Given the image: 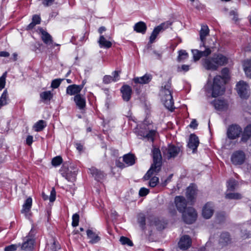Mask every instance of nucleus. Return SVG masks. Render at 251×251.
Segmentation results:
<instances>
[{
	"mask_svg": "<svg viewBox=\"0 0 251 251\" xmlns=\"http://www.w3.org/2000/svg\"><path fill=\"white\" fill-rule=\"evenodd\" d=\"M172 93L171 84L168 81L162 86L160 91V96L164 106L171 111L174 109V100Z\"/></svg>",
	"mask_w": 251,
	"mask_h": 251,
	"instance_id": "1",
	"label": "nucleus"
},
{
	"mask_svg": "<svg viewBox=\"0 0 251 251\" xmlns=\"http://www.w3.org/2000/svg\"><path fill=\"white\" fill-rule=\"evenodd\" d=\"M152 152L153 163L149 170L144 176V178L145 180L149 179L153 174L158 173L161 168L162 156L160 151L157 148H154Z\"/></svg>",
	"mask_w": 251,
	"mask_h": 251,
	"instance_id": "2",
	"label": "nucleus"
},
{
	"mask_svg": "<svg viewBox=\"0 0 251 251\" xmlns=\"http://www.w3.org/2000/svg\"><path fill=\"white\" fill-rule=\"evenodd\" d=\"M224 83V80L220 75H217L214 78L213 85L210 88L212 97H217L223 94L224 88L222 86Z\"/></svg>",
	"mask_w": 251,
	"mask_h": 251,
	"instance_id": "3",
	"label": "nucleus"
},
{
	"mask_svg": "<svg viewBox=\"0 0 251 251\" xmlns=\"http://www.w3.org/2000/svg\"><path fill=\"white\" fill-rule=\"evenodd\" d=\"M215 47V44H210L207 47H202L201 50H192L195 61L199 60L202 56H207L212 52V49Z\"/></svg>",
	"mask_w": 251,
	"mask_h": 251,
	"instance_id": "4",
	"label": "nucleus"
},
{
	"mask_svg": "<svg viewBox=\"0 0 251 251\" xmlns=\"http://www.w3.org/2000/svg\"><path fill=\"white\" fill-rule=\"evenodd\" d=\"M163 156L168 159L176 157L180 151L179 148L173 145H169L167 147L161 149Z\"/></svg>",
	"mask_w": 251,
	"mask_h": 251,
	"instance_id": "5",
	"label": "nucleus"
},
{
	"mask_svg": "<svg viewBox=\"0 0 251 251\" xmlns=\"http://www.w3.org/2000/svg\"><path fill=\"white\" fill-rule=\"evenodd\" d=\"M182 213L183 221L188 224H192L197 219V213L193 207H188Z\"/></svg>",
	"mask_w": 251,
	"mask_h": 251,
	"instance_id": "6",
	"label": "nucleus"
},
{
	"mask_svg": "<svg viewBox=\"0 0 251 251\" xmlns=\"http://www.w3.org/2000/svg\"><path fill=\"white\" fill-rule=\"evenodd\" d=\"M209 29L207 25H202L200 31V37L201 40L200 48L202 47H207L210 44H214L212 41L206 40V37L209 35Z\"/></svg>",
	"mask_w": 251,
	"mask_h": 251,
	"instance_id": "7",
	"label": "nucleus"
},
{
	"mask_svg": "<svg viewBox=\"0 0 251 251\" xmlns=\"http://www.w3.org/2000/svg\"><path fill=\"white\" fill-rule=\"evenodd\" d=\"M249 85L244 81H240L236 84V91L241 98H247L249 95Z\"/></svg>",
	"mask_w": 251,
	"mask_h": 251,
	"instance_id": "8",
	"label": "nucleus"
},
{
	"mask_svg": "<svg viewBox=\"0 0 251 251\" xmlns=\"http://www.w3.org/2000/svg\"><path fill=\"white\" fill-rule=\"evenodd\" d=\"M171 25V23L169 22V21L163 23L161 24L160 25H158L157 26L155 27L150 37V42L151 43H152L155 39H156V37L157 36L158 34L162 31H163L164 30L167 29L169 27V26Z\"/></svg>",
	"mask_w": 251,
	"mask_h": 251,
	"instance_id": "9",
	"label": "nucleus"
},
{
	"mask_svg": "<svg viewBox=\"0 0 251 251\" xmlns=\"http://www.w3.org/2000/svg\"><path fill=\"white\" fill-rule=\"evenodd\" d=\"M33 229H31L28 236L24 239V242L21 247L22 250L31 251L34 247V240L32 234Z\"/></svg>",
	"mask_w": 251,
	"mask_h": 251,
	"instance_id": "10",
	"label": "nucleus"
},
{
	"mask_svg": "<svg viewBox=\"0 0 251 251\" xmlns=\"http://www.w3.org/2000/svg\"><path fill=\"white\" fill-rule=\"evenodd\" d=\"M242 132V128L237 125L230 126L227 131V135L228 138L234 139L238 138Z\"/></svg>",
	"mask_w": 251,
	"mask_h": 251,
	"instance_id": "11",
	"label": "nucleus"
},
{
	"mask_svg": "<svg viewBox=\"0 0 251 251\" xmlns=\"http://www.w3.org/2000/svg\"><path fill=\"white\" fill-rule=\"evenodd\" d=\"M245 160V153L240 151L234 152L231 157V160L234 165H241L244 162Z\"/></svg>",
	"mask_w": 251,
	"mask_h": 251,
	"instance_id": "12",
	"label": "nucleus"
},
{
	"mask_svg": "<svg viewBox=\"0 0 251 251\" xmlns=\"http://www.w3.org/2000/svg\"><path fill=\"white\" fill-rule=\"evenodd\" d=\"M214 205L212 203L207 202L203 207L202 215L205 219H208L211 217L214 213Z\"/></svg>",
	"mask_w": 251,
	"mask_h": 251,
	"instance_id": "13",
	"label": "nucleus"
},
{
	"mask_svg": "<svg viewBox=\"0 0 251 251\" xmlns=\"http://www.w3.org/2000/svg\"><path fill=\"white\" fill-rule=\"evenodd\" d=\"M175 202L177 210L180 212H183L186 209L187 203L184 197L182 196L176 197Z\"/></svg>",
	"mask_w": 251,
	"mask_h": 251,
	"instance_id": "14",
	"label": "nucleus"
},
{
	"mask_svg": "<svg viewBox=\"0 0 251 251\" xmlns=\"http://www.w3.org/2000/svg\"><path fill=\"white\" fill-rule=\"evenodd\" d=\"M200 144L199 138L196 135H190L187 146L189 148L193 150V152H195Z\"/></svg>",
	"mask_w": 251,
	"mask_h": 251,
	"instance_id": "15",
	"label": "nucleus"
},
{
	"mask_svg": "<svg viewBox=\"0 0 251 251\" xmlns=\"http://www.w3.org/2000/svg\"><path fill=\"white\" fill-rule=\"evenodd\" d=\"M191 239L188 235H184L181 237L178 242V247L180 249L187 250L191 245Z\"/></svg>",
	"mask_w": 251,
	"mask_h": 251,
	"instance_id": "16",
	"label": "nucleus"
},
{
	"mask_svg": "<svg viewBox=\"0 0 251 251\" xmlns=\"http://www.w3.org/2000/svg\"><path fill=\"white\" fill-rule=\"evenodd\" d=\"M83 87V84L77 85L73 84L69 86L66 89V93L70 95H78Z\"/></svg>",
	"mask_w": 251,
	"mask_h": 251,
	"instance_id": "17",
	"label": "nucleus"
},
{
	"mask_svg": "<svg viewBox=\"0 0 251 251\" xmlns=\"http://www.w3.org/2000/svg\"><path fill=\"white\" fill-rule=\"evenodd\" d=\"M32 199L31 198H27L24 204L23 205V208L21 212L25 214V216L27 218L29 217V212L32 206Z\"/></svg>",
	"mask_w": 251,
	"mask_h": 251,
	"instance_id": "18",
	"label": "nucleus"
},
{
	"mask_svg": "<svg viewBox=\"0 0 251 251\" xmlns=\"http://www.w3.org/2000/svg\"><path fill=\"white\" fill-rule=\"evenodd\" d=\"M122 97L124 100L128 101L131 98L132 90L131 87L127 85H124L121 89Z\"/></svg>",
	"mask_w": 251,
	"mask_h": 251,
	"instance_id": "19",
	"label": "nucleus"
},
{
	"mask_svg": "<svg viewBox=\"0 0 251 251\" xmlns=\"http://www.w3.org/2000/svg\"><path fill=\"white\" fill-rule=\"evenodd\" d=\"M203 66L207 70H216L217 69V65L215 63L213 56L204 59Z\"/></svg>",
	"mask_w": 251,
	"mask_h": 251,
	"instance_id": "20",
	"label": "nucleus"
},
{
	"mask_svg": "<svg viewBox=\"0 0 251 251\" xmlns=\"http://www.w3.org/2000/svg\"><path fill=\"white\" fill-rule=\"evenodd\" d=\"M213 57L217 65V68L219 66L225 65L227 63V58L221 54H214Z\"/></svg>",
	"mask_w": 251,
	"mask_h": 251,
	"instance_id": "21",
	"label": "nucleus"
},
{
	"mask_svg": "<svg viewBox=\"0 0 251 251\" xmlns=\"http://www.w3.org/2000/svg\"><path fill=\"white\" fill-rule=\"evenodd\" d=\"M39 32L41 34V39L45 44L46 45H50L52 43V37L46 31L42 28H40Z\"/></svg>",
	"mask_w": 251,
	"mask_h": 251,
	"instance_id": "22",
	"label": "nucleus"
},
{
	"mask_svg": "<svg viewBox=\"0 0 251 251\" xmlns=\"http://www.w3.org/2000/svg\"><path fill=\"white\" fill-rule=\"evenodd\" d=\"M152 78L151 75L146 74L144 76L139 77H135L133 79V81L135 83H139L141 84H147L149 83Z\"/></svg>",
	"mask_w": 251,
	"mask_h": 251,
	"instance_id": "23",
	"label": "nucleus"
},
{
	"mask_svg": "<svg viewBox=\"0 0 251 251\" xmlns=\"http://www.w3.org/2000/svg\"><path fill=\"white\" fill-rule=\"evenodd\" d=\"M220 243L223 246H226L231 243V238L229 233L227 232H223L220 237Z\"/></svg>",
	"mask_w": 251,
	"mask_h": 251,
	"instance_id": "24",
	"label": "nucleus"
},
{
	"mask_svg": "<svg viewBox=\"0 0 251 251\" xmlns=\"http://www.w3.org/2000/svg\"><path fill=\"white\" fill-rule=\"evenodd\" d=\"M197 194V188L194 185L188 187L186 190V197L190 201L195 199Z\"/></svg>",
	"mask_w": 251,
	"mask_h": 251,
	"instance_id": "25",
	"label": "nucleus"
},
{
	"mask_svg": "<svg viewBox=\"0 0 251 251\" xmlns=\"http://www.w3.org/2000/svg\"><path fill=\"white\" fill-rule=\"evenodd\" d=\"M87 235L88 238L90 239L89 242L91 244H96L100 240V237L90 229L87 230Z\"/></svg>",
	"mask_w": 251,
	"mask_h": 251,
	"instance_id": "26",
	"label": "nucleus"
},
{
	"mask_svg": "<svg viewBox=\"0 0 251 251\" xmlns=\"http://www.w3.org/2000/svg\"><path fill=\"white\" fill-rule=\"evenodd\" d=\"M214 105L215 108L219 110H225L228 108L227 102L224 100H216L214 102Z\"/></svg>",
	"mask_w": 251,
	"mask_h": 251,
	"instance_id": "27",
	"label": "nucleus"
},
{
	"mask_svg": "<svg viewBox=\"0 0 251 251\" xmlns=\"http://www.w3.org/2000/svg\"><path fill=\"white\" fill-rule=\"evenodd\" d=\"M90 173L95 177V179L100 181L104 177V174L98 170L97 169L92 167L89 169Z\"/></svg>",
	"mask_w": 251,
	"mask_h": 251,
	"instance_id": "28",
	"label": "nucleus"
},
{
	"mask_svg": "<svg viewBox=\"0 0 251 251\" xmlns=\"http://www.w3.org/2000/svg\"><path fill=\"white\" fill-rule=\"evenodd\" d=\"M123 161L127 166H132L135 162V157L131 153L125 154L123 156Z\"/></svg>",
	"mask_w": 251,
	"mask_h": 251,
	"instance_id": "29",
	"label": "nucleus"
},
{
	"mask_svg": "<svg viewBox=\"0 0 251 251\" xmlns=\"http://www.w3.org/2000/svg\"><path fill=\"white\" fill-rule=\"evenodd\" d=\"M74 99L76 105L79 109H82L85 107V100L82 96L80 95H76Z\"/></svg>",
	"mask_w": 251,
	"mask_h": 251,
	"instance_id": "30",
	"label": "nucleus"
},
{
	"mask_svg": "<svg viewBox=\"0 0 251 251\" xmlns=\"http://www.w3.org/2000/svg\"><path fill=\"white\" fill-rule=\"evenodd\" d=\"M134 30L137 32L144 34L147 30L146 25L143 22H139L134 25Z\"/></svg>",
	"mask_w": 251,
	"mask_h": 251,
	"instance_id": "31",
	"label": "nucleus"
},
{
	"mask_svg": "<svg viewBox=\"0 0 251 251\" xmlns=\"http://www.w3.org/2000/svg\"><path fill=\"white\" fill-rule=\"evenodd\" d=\"M98 43L100 48L108 49L110 48L112 46L111 41L106 40L103 35L100 36Z\"/></svg>",
	"mask_w": 251,
	"mask_h": 251,
	"instance_id": "32",
	"label": "nucleus"
},
{
	"mask_svg": "<svg viewBox=\"0 0 251 251\" xmlns=\"http://www.w3.org/2000/svg\"><path fill=\"white\" fill-rule=\"evenodd\" d=\"M243 65L246 76L251 78V60L248 59L245 60Z\"/></svg>",
	"mask_w": 251,
	"mask_h": 251,
	"instance_id": "33",
	"label": "nucleus"
},
{
	"mask_svg": "<svg viewBox=\"0 0 251 251\" xmlns=\"http://www.w3.org/2000/svg\"><path fill=\"white\" fill-rule=\"evenodd\" d=\"M150 220H151V225L155 226L158 230H161L164 228L162 223L158 219L153 217H150Z\"/></svg>",
	"mask_w": 251,
	"mask_h": 251,
	"instance_id": "34",
	"label": "nucleus"
},
{
	"mask_svg": "<svg viewBox=\"0 0 251 251\" xmlns=\"http://www.w3.org/2000/svg\"><path fill=\"white\" fill-rule=\"evenodd\" d=\"M47 126L46 122L44 120H39L35 124L33 128L35 131L39 132L42 131Z\"/></svg>",
	"mask_w": 251,
	"mask_h": 251,
	"instance_id": "35",
	"label": "nucleus"
},
{
	"mask_svg": "<svg viewBox=\"0 0 251 251\" xmlns=\"http://www.w3.org/2000/svg\"><path fill=\"white\" fill-rule=\"evenodd\" d=\"M40 98L44 102L50 101L52 97V94L50 91H45L40 95Z\"/></svg>",
	"mask_w": 251,
	"mask_h": 251,
	"instance_id": "36",
	"label": "nucleus"
},
{
	"mask_svg": "<svg viewBox=\"0 0 251 251\" xmlns=\"http://www.w3.org/2000/svg\"><path fill=\"white\" fill-rule=\"evenodd\" d=\"M8 99V92L7 90H5L1 97H0V109L1 107L4 105H5L7 104V100Z\"/></svg>",
	"mask_w": 251,
	"mask_h": 251,
	"instance_id": "37",
	"label": "nucleus"
},
{
	"mask_svg": "<svg viewBox=\"0 0 251 251\" xmlns=\"http://www.w3.org/2000/svg\"><path fill=\"white\" fill-rule=\"evenodd\" d=\"M188 57L187 52L185 50H180L178 51V56L177 57V61L180 62L186 59Z\"/></svg>",
	"mask_w": 251,
	"mask_h": 251,
	"instance_id": "38",
	"label": "nucleus"
},
{
	"mask_svg": "<svg viewBox=\"0 0 251 251\" xmlns=\"http://www.w3.org/2000/svg\"><path fill=\"white\" fill-rule=\"evenodd\" d=\"M156 131L154 130H151L148 132L144 133L141 135L143 137L151 140V141L153 140V136L155 135Z\"/></svg>",
	"mask_w": 251,
	"mask_h": 251,
	"instance_id": "39",
	"label": "nucleus"
},
{
	"mask_svg": "<svg viewBox=\"0 0 251 251\" xmlns=\"http://www.w3.org/2000/svg\"><path fill=\"white\" fill-rule=\"evenodd\" d=\"M120 241L123 245H127L130 247L133 245L132 242L129 238L124 236L120 238Z\"/></svg>",
	"mask_w": 251,
	"mask_h": 251,
	"instance_id": "40",
	"label": "nucleus"
},
{
	"mask_svg": "<svg viewBox=\"0 0 251 251\" xmlns=\"http://www.w3.org/2000/svg\"><path fill=\"white\" fill-rule=\"evenodd\" d=\"M237 185V181L234 179H230L228 182L227 189L229 191H233L235 189Z\"/></svg>",
	"mask_w": 251,
	"mask_h": 251,
	"instance_id": "41",
	"label": "nucleus"
},
{
	"mask_svg": "<svg viewBox=\"0 0 251 251\" xmlns=\"http://www.w3.org/2000/svg\"><path fill=\"white\" fill-rule=\"evenodd\" d=\"M138 222L140 224L141 227L144 229L145 225V216L143 214H140L138 216Z\"/></svg>",
	"mask_w": 251,
	"mask_h": 251,
	"instance_id": "42",
	"label": "nucleus"
},
{
	"mask_svg": "<svg viewBox=\"0 0 251 251\" xmlns=\"http://www.w3.org/2000/svg\"><path fill=\"white\" fill-rule=\"evenodd\" d=\"M6 76L7 72H5L0 77V90H1L5 87Z\"/></svg>",
	"mask_w": 251,
	"mask_h": 251,
	"instance_id": "43",
	"label": "nucleus"
},
{
	"mask_svg": "<svg viewBox=\"0 0 251 251\" xmlns=\"http://www.w3.org/2000/svg\"><path fill=\"white\" fill-rule=\"evenodd\" d=\"M226 197L229 199H240L242 196L239 193H228Z\"/></svg>",
	"mask_w": 251,
	"mask_h": 251,
	"instance_id": "44",
	"label": "nucleus"
},
{
	"mask_svg": "<svg viewBox=\"0 0 251 251\" xmlns=\"http://www.w3.org/2000/svg\"><path fill=\"white\" fill-rule=\"evenodd\" d=\"M79 220V216L77 213H75L73 215L72 217V226L74 227L77 226L78 225Z\"/></svg>",
	"mask_w": 251,
	"mask_h": 251,
	"instance_id": "45",
	"label": "nucleus"
},
{
	"mask_svg": "<svg viewBox=\"0 0 251 251\" xmlns=\"http://www.w3.org/2000/svg\"><path fill=\"white\" fill-rule=\"evenodd\" d=\"M62 162V159L61 157L59 156L54 157L52 160V164L54 166H57L59 165Z\"/></svg>",
	"mask_w": 251,
	"mask_h": 251,
	"instance_id": "46",
	"label": "nucleus"
},
{
	"mask_svg": "<svg viewBox=\"0 0 251 251\" xmlns=\"http://www.w3.org/2000/svg\"><path fill=\"white\" fill-rule=\"evenodd\" d=\"M159 181L158 177L154 176L151 178L149 182V185L151 187H154L157 184Z\"/></svg>",
	"mask_w": 251,
	"mask_h": 251,
	"instance_id": "47",
	"label": "nucleus"
},
{
	"mask_svg": "<svg viewBox=\"0 0 251 251\" xmlns=\"http://www.w3.org/2000/svg\"><path fill=\"white\" fill-rule=\"evenodd\" d=\"M20 247V245H11L6 247L4 248L5 251H15L18 247Z\"/></svg>",
	"mask_w": 251,
	"mask_h": 251,
	"instance_id": "48",
	"label": "nucleus"
},
{
	"mask_svg": "<svg viewBox=\"0 0 251 251\" xmlns=\"http://www.w3.org/2000/svg\"><path fill=\"white\" fill-rule=\"evenodd\" d=\"M61 174L63 177H65V178L69 181H73L75 180V174H73L74 176L72 177H70V173H62Z\"/></svg>",
	"mask_w": 251,
	"mask_h": 251,
	"instance_id": "49",
	"label": "nucleus"
},
{
	"mask_svg": "<svg viewBox=\"0 0 251 251\" xmlns=\"http://www.w3.org/2000/svg\"><path fill=\"white\" fill-rule=\"evenodd\" d=\"M61 80V79H58L53 80L51 84V87L53 88H57L60 85Z\"/></svg>",
	"mask_w": 251,
	"mask_h": 251,
	"instance_id": "50",
	"label": "nucleus"
},
{
	"mask_svg": "<svg viewBox=\"0 0 251 251\" xmlns=\"http://www.w3.org/2000/svg\"><path fill=\"white\" fill-rule=\"evenodd\" d=\"M149 193V190L143 187L140 189L139 190V194L141 197H144L146 196Z\"/></svg>",
	"mask_w": 251,
	"mask_h": 251,
	"instance_id": "51",
	"label": "nucleus"
},
{
	"mask_svg": "<svg viewBox=\"0 0 251 251\" xmlns=\"http://www.w3.org/2000/svg\"><path fill=\"white\" fill-rule=\"evenodd\" d=\"M112 76L110 75H105L103 78V82L105 84H108L113 81Z\"/></svg>",
	"mask_w": 251,
	"mask_h": 251,
	"instance_id": "52",
	"label": "nucleus"
},
{
	"mask_svg": "<svg viewBox=\"0 0 251 251\" xmlns=\"http://www.w3.org/2000/svg\"><path fill=\"white\" fill-rule=\"evenodd\" d=\"M56 193L55 189L53 188L50 192V202H53L55 200Z\"/></svg>",
	"mask_w": 251,
	"mask_h": 251,
	"instance_id": "53",
	"label": "nucleus"
},
{
	"mask_svg": "<svg viewBox=\"0 0 251 251\" xmlns=\"http://www.w3.org/2000/svg\"><path fill=\"white\" fill-rule=\"evenodd\" d=\"M32 22L35 25L39 24L41 22V18L39 16L35 15L32 17Z\"/></svg>",
	"mask_w": 251,
	"mask_h": 251,
	"instance_id": "54",
	"label": "nucleus"
},
{
	"mask_svg": "<svg viewBox=\"0 0 251 251\" xmlns=\"http://www.w3.org/2000/svg\"><path fill=\"white\" fill-rule=\"evenodd\" d=\"M113 77H112V80L113 81H116L117 80L119 79V73L118 71H114L113 73Z\"/></svg>",
	"mask_w": 251,
	"mask_h": 251,
	"instance_id": "55",
	"label": "nucleus"
},
{
	"mask_svg": "<svg viewBox=\"0 0 251 251\" xmlns=\"http://www.w3.org/2000/svg\"><path fill=\"white\" fill-rule=\"evenodd\" d=\"M26 144L30 146L31 145V144L33 142V137L32 136H31V135H29L26 138Z\"/></svg>",
	"mask_w": 251,
	"mask_h": 251,
	"instance_id": "56",
	"label": "nucleus"
},
{
	"mask_svg": "<svg viewBox=\"0 0 251 251\" xmlns=\"http://www.w3.org/2000/svg\"><path fill=\"white\" fill-rule=\"evenodd\" d=\"M229 14L230 16H233V20H234V21H237L238 20V15L235 11H231L230 12Z\"/></svg>",
	"mask_w": 251,
	"mask_h": 251,
	"instance_id": "57",
	"label": "nucleus"
},
{
	"mask_svg": "<svg viewBox=\"0 0 251 251\" xmlns=\"http://www.w3.org/2000/svg\"><path fill=\"white\" fill-rule=\"evenodd\" d=\"M197 126L198 124L197 121L195 119L193 120L190 124V127L195 129Z\"/></svg>",
	"mask_w": 251,
	"mask_h": 251,
	"instance_id": "58",
	"label": "nucleus"
},
{
	"mask_svg": "<svg viewBox=\"0 0 251 251\" xmlns=\"http://www.w3.org/2000/svg\"><path fill=\"white\" fill-rule=\"evenodd\" d=\"M54 1V0H44L43 4L46 6H48L51 5Z\"/></svg>",
	"mask_w": 251,
	"mask_h": 251,
	"instance_id": "59",
	"label": "nucleus"
},
{
	"mask_svg": "<svg viewBox=\"0 0 251 251\" xmlns=\"http://www.w3.org/2000/svg\"><path fill=\"white\" fill-rule=\"evenodd\" d=\"M189 70V66L187 65H182L180 69V71H183L187 72Z\"/></svg>",
	"mask_w": 251,
	"mask_h": 251,
	"instance_id": "60",
	"label": "nucleus"
},
{
	"mask_svg": "<svg viewBox=\"0 0 251 251\" xmlns=\"http://www.w3.org/2000/svg\"><path fill=\"white\" fill-rule=\"evenodd\" d=\"M153 54L155 55L156 58L160 59L161 58V53L157 52L156 50H153L152 52Z\"/></svg>",
	"mask_w": 251,
	"mask_h": 251,
	"instance_id": "61",
	"label": "nucleus"
},
{
	"mask_svg": "<svg viewBox=\"0 0 251 251\" xmlns=\"http://www.w3.org/2000/svg\"><path fill=\"white\" fill-rule=\"evenodd\" d=\"M9 55V53L7 51H0V56L1 57H8Z\"/></svg>",
	"mask_w": 251,
	"mask_h": 251,
	"instance_id": "62",
	"label": "nucleus"
},
{
	"mask_svg": "<svg viewBox=\"0 0 251 251\" xmlns=\"http://www.w3.org/2000/svg\"><path fill=\"white\" fill-rule=\"evenodd\" d=\"M116 163V166L118 167H119L121 168H124L125 167L124 164L119 161H117Z\"/></svg>",
	"mask_w": 251,
	"mask_h": 251,
	"instance_id": "63",
	"label": "nucleus"
},
{
	"mask_svg": "<svg viewBox=\"0 0 251 251\" xmlns=\"http://www.w3.org/2000/svg\"><path fill=\"white\" fill-rule=\"evenodd\" d=\"M36 25H35L32 21V22L28 25L27 26V29L29 30L32 29Z\"/></svg>",
	"mask_w": 251,
	"mask_h": 251,
	"instance_id": "64",
	"label": "nucleus"
}]
</instances>
